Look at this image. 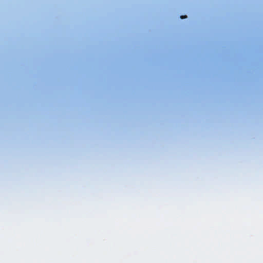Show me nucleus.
<instances>
[{
    "label": "nucleus",
    "instance_id": "obj_1",
    "mask_svg": "<svg viewBox=\"0 0 263 263\" xmlns=\"http://www.w3.org/2000/svg\"><path fill=\"white\" fill-rule=\"evenodd\" d=\"M186 17H187V16H186V15H184V16H180V18H181V19L185 18H186Z\"/></svg>",
    "mask_w": 263,
    "mask_h": 263
}]
</instances>
